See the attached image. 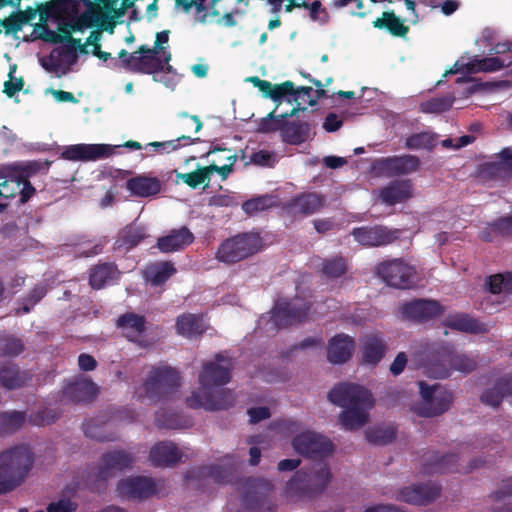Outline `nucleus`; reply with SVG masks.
Here are the masks:
<instances>
[{
	"instance_id": "obj_21",
	"label": "nucleus",
	"mask_w": 512,
	"mask_h": 512,
	"mask_svg": "<svg viewBox=\"0 0 512 512\" xmlns=\"http://www.w3.org/2000/svg\"><path fill=\"white\" fill-rule=\"evenodd\" d=\"M194 241L193 233L185 226L172 229L168 234L159 237L157 248L162 253H173L185 249Z\"/></svg>"
},
{
	"instance_id": "obj_57",
	"label": "nucleus",
	"mask_w": 512,
	"mask_h": 512,
	"mask_svg": "<svg viewBox=\"0 0 512 512\" xmlns=\"http://www.w3.org/2000/svg\"><path fill=\"white\" fill-rule=\"evenodd\" d=\"M102 33L100 31H92L86 42L82 44L80 39H76L70 35L68 31L67 42L71 45V49H79L81 52H85L86 46H95L101 40Z\"/></svg>"
},
{
	"instance_id": "obj_34",
	"label": "nucleus",
	"mask_w": 512,
	"mask_h": 512,
	"mask_svg": "<svg viewBox=\"0 0 512 512\" xmlns=\"http://www.w3.org/2000/svg\"><path fill=\"white\" fill-rule=\"evenodd\" d=\"M126 189L137 197H150L161 190V182L156 177L136 176L126 182Z\"/></svg>"
},
{
	"instance_id": "obj_10",
	"label": "nucleus",
	"mask_w": 512,
	"mask_h": 512,
	"mask_svg": "<svg viewBox=\"0 0 512 512\" xmlns=\"http://www.w3.org/2000/svg\"><path fill=\"white\" fill-rule=\"evenodd\" d=\"M377 275L389 286L406 289L414 283V267L401 259L385 261L376 266Z\"/></svg>"
},
{
	"instance_id": "obj_9",
	"label": "nucleus",
	"mask_w": 512,
	"mask_h": 512,
	"mask_svg": "<svg viewBox=\"0 0 512 512\" xmlns=\"http://www.w3.org/2000/svg\"><path fill=\"white\" fill-rule=\"evenodd\" d=\"M180 386L179 373L170 366L153 367L142 388L145 396L156 398L164 396Z\"/></svg>"
},
{
	"instance_id": "obj_23",
	"label": "nucleus",
	"mask_w": 512,
	"mask_h": 512,
	"mask_svg": "<svg viewBox=\"0 0 512 512\" xmlns=\"http://www.w3.org/2000/svg\"><path fill=\"white\" fill-rule=\"evenodd\" d=\"M440 494L438 486L433 484L412 485L402 489L397 499L413 505H426Z\"/></svg>"
},
{
	"instance_id": "obj_61",
	"label": "nucleus",
	"mask_w": 512,
	"mask_h": 512,
	"mask_svg": "<svg viewBox=\"0 0 512 512\" xmlns=\"http://www.w3.org/2000/svg\"><path fill=\"white\" fill-rule=\"evenodd\" d=\"M155 421L156 425L161 428L177 429L182 427L179 423L178 416L172 413H158Z\"/></svg>"
},
{
	"instance_id": "obj_15",
	"label": "nucleus",
	"mask_w": 512,
	"mask_h": 512,
	"mask_svg": "<svg viewBox=\"0 0 512 512\" xmlns=\"http://www.w3.org/2000/svg\"><path fill=\"white\" fill-rule=\"evenodd\" d=\"M158 50L141 46L124 61V68L133 72L153 74L163 69L162 61L157 57Z\"/></svg>"
},
{
	"instance_id": "obj_26",
	"label": "nucleus",
	"mask_w": 512,
	"mask_h": 512,
	"mask_svg": "<svg viewBox=\"0 0 512 512\" xmlns=\"http://www.w3.org/2000/svg\"><path fill=\"white\" fill-rule=\"evenodd\" d=\"M102 5L98 4L93 7L90 11L82 13L79 17L71 20L67 25L69 31H83L86 28L93 26L95 22L107 16L113 9L115 1L112 0H101Z\"/></svg>"
},
{
	"instance_id": "obj_25",
	"label": "nucleus",
	"mask_w": 512,
	"mask_h": 512,
	"mask_svg": "<svg viewBox=\"0 0 512 512\" xmlns=\"http://www.w3.org/2000/svg\"><path fill=\"white\" fill-rule=\"evenodd\" d=\"M441 313V306L437 301L419 299L402 306V314L411 320L424 321Z\"/></svg>"
},
{
	"instance_id": "obj_22",
	"label": "nucleus",
	"mask_w": 512,
	"mask_h": 512,
	"mask_svg": "<svg viewBox=\"0 0 512 512\" xmlns=\"http://www.w3.org/2000/svg\"><path fill=\"white\" fill-rule=\"evenodd\" d=\"M354 350L355 342L351 336L337 334L329 341L327 359L333 364H343L352 357Z\"/></svg>"
},
{
	"instance_id": "obj_53",
	"label": "nucleus",
	"mask_w": 512,
	"mask_h": 512,
	"mask_svg": "<svg viewBox=\"0 0 512 512\" xmlns=\"http://www.w3.org/2000/svg\"><path fill=\"white\" fill-rule=\"evenodd\" d=\"M396 436L393 427H377L366 431L367 439L374 444H387Z\"/></svg>"
},
{
	"instance_id": "obj_50",
	"label": "nucleus",
	"mask_w": 512,
	"mask_h": 512,
	"mask_svg": "<svg viewBox=\"0 0 512 512\" xmlns=\"http://www.w3.org/2000/svg\"><path fill=\"white\" fill-rule=\"evenodd\" d=\"M449 326L456 330L471 333H480L486 331L483 324H480L478 321L467 315L453 318L449 321Z\"/></svg>"
},
{
	"instance_id": "obj_63",
	"label": "nucleus",
	"mask_w": 512,
	"mask_h": 512,
	"mask_svg": "<svg viewBox=\"0 0 512 512\" xmlns=\"http://www.w3.org/2000/svg\"><path fill=\"white\" fill-rule=\"evenodd\" d=\"M227 159L230 160L229 164H225L223 166H218L213 163V164L207 166L209 176L212 173L217 172L221 176L222 180H225L233 170V165H234V162L236 161V156L230 155L227 157Z\"/></svg>"
},
{
	"instance_id": "obj_38",
	"label": "nucleus",
	"mask_w": 512,
	"mask_h": 512,
	"mask_svg": "<svg viewBox=\"0 0 512 512\" xmlns=\"http://www.w3.org/2000/svg\"><path fill=\"white\" fill-rule=\"evenodd\" d=\"M119 270L112 263H102L94 266L90 272V285L94 289H101L119 277Z\"/></svg>"
},
{
	"instance_id": "obj_12",
	"label": "nucleus",
	"mask_w": 512,
	"mask_h": 512,
	"mask_svg": "<svg viewBox=\"0 0 512 512\" xmlns=\"http://www.w3.org/2000/svg\"><path fill=\"white\" fill-rule=\"evenodd\" d=\"M40 168L35 162L13 164L9 167L5 180L0 183V197L12 198L20 191L21 183L32 177Z\"/></svg>"
},
{
	"instance_id": "obj_60",
	"label": "nucleus",
	"mask_w": 512,
	"mask_h": 512,
	"mask_svg": "<svg viewBox=\"0 0 512 512\" xmlns=\"http://www.w3.org/2000/svg\"><path fill=\"white\" fill-rule=\"evenodd\" d=\"M280 115H275V110L269 113L260 123V131L264 133L277 131L282 129L283 120Z\"/></svg>"
},
{
	"instance_id": "obj_64",
	"label": "nucleus",
	"mask_w": 512,
	"mask_h": 512,
	"mask_svg": "<svg viewBox=\"0 0 512 512\" xmlns=\"http://www.w3.org/2000/svg\"><path fill=\"white\" fill-rule=\"evenodd\" d=\"M77 505L69 499H61L57 502H52L47 506V512H73Z\"/></svg>"
},
{
	"instance_id": "obj_59",
	"label": "nucleus",
	"mask_w": 512,
	"mask_h": 512,
	"mask_svg": "<svg viewBox=\"0 0 512 512\" xmlns=\"http://www.w3.org/2000/svg\"><path fill=\"white\" fill-rule=\"evenodd\" d=\"M2 355L17 356L24 350V344L21 339L15 337H7L0 347Z\"/></svg>"
},
{
	"instance_id": "obj_4",
	"label": "nucleus",
	"mask_w": 512,
	"mask_h": 512,
	"mask_svg": "<svg viewBox=\"0 0 512 512\" xmlns=\"http://www.w3.org/2000/svg\"><path fill=\"white\" fill-rule=\"evenodd\" d=\"M237 512H276L272 483L261 478L247 479Z\"/></svg>"
},
{
	"instance_id": "obj_62",
	"label": "nucleus",
	"mask_w": 512,
	"mask_h": 512,
	"mask_svg": "<svg viewBox=\"0 0 512 512\" xmlns=\"http://www.w3.org/2000/svg\"><path fill=\"white\" fill-rule=\"evenodd\" d=\"M251 163L258 166H273L276 161V156L273 152L267 150H260L254 152L250 157Z\"/></svg>"
},
{
	"instance_id": "obj_52",
	"label": "nucleus",
	"mask_w": 512,
	"mask_h": 512,
	"mask_svg": "<svg viewBox=\"0 0 512 512\" xmlns=\"http://www.w3.org/2000/svg\"><path fill=\"white\" fill-rule=\"evenodd\" d=\"M347 265L342 257H334L323 262L322 272L328 278H338L345 274Z\"/></svg>"
},
{
	"instance_id": "obj_18",
	"label": "nucleus",
	"mask_w": 512,
	"mask_h": 512,
	"mask_svg": "<svg viewBox=\"0 0 512 512\" xmlns=\"http://www.w3.org/2000/svg\"><path fill=\"white\" fill-rule=\"evenodd\" d=\"M118 491L125 497L142 500L157 493V483L145 476L129 477L118 483Z\"/></svg>"
},
{
	"instance_id": "obj_29",
	"label": "nucleus",
	"mask_w": 512,
	"mask_h": 512,
	"mask_svg": "<svg viewBox=\"0 0 512 512\" xmlns=\"http://www.w3.org/2000/svg\"><path fill=\"white\" fill-rule=\"evenodd\" d=\"M31 379V374L28 371H21L11 362L0 364V385L6 389L24 387L31 382Z\"/></svg>"
},
{
	"instance_id": "obj_1",
	"label": "nucleus",
	"mask_w": 512,
	"mask_h": 512,
	"mask_svg": "<svg viewBox=\"0 0 512 512\" xmlns=\"http://www.w3.org/2000/svg\"><path fill=\"white\" fill-rule=\"evenodd\" d=\"M232 368V359L224 353H219L213 360L204 362L198 376L199 387L187 397V405L210 411L232 406L233 393L226 389H218L230 381Z\"/></svg>"
},
{
	"instance_id": "obj_14",
	"label": "nucleus",
	"mask_w": 512,
	"mask_h": 512,
	"mask_svg": "<svg viewBox=\"0 0 512 512\" xmlns=\"http://www.w3.org/2000/svg\"><path fill=\"white\" fill-rule=\"evenodd\" d=\"M115 147L108 144L69 145L61 152V158L69 161H95L111 156Z\"/></svg>"
},
{
	"instance_id": "obj_46",
	"label": "nucleus",
	"mask_w": 512,
	"mask_h": 512,
	"mask_svg": "<svg viewBox=\"0 0 512 512\" xmlns=\"http://www.w3.org/2000/svg\"><path fill=\"white\" fill-rule=\"evenodd\" d=\"M490 170L498 176H512V149L505 148L497 156V161L489 165Z\"/></svg>"
},
{
	"instance_id": "obj_20",
	"label": "nucleus",
	"mask_w": 512,
	"mask_h": 512,
	"mask_svg": "<svg viewBox=\"0 0 512 512\" xmlns=\"http://www.w3.org/2000/svg\"><path fill=\"white\" fill-rule=\"evenodd\" d=\"M240 466L241 461L237 457L227 455L220 459L217 464L204 468L203 474L215 483L227 484L234 479Z\"/></svg>"
},
{
	"instance_id": "obj_2",
	"label": "nucleus",
	"mask_w": 512,
	"mask_h": 512,
	"mask_svg": "<svg viewBox=\"0 0 512 512\" xmlns=\"http://www.w3.org/2000/svg\"><path fill=\"white\" fill-rule=\"evenodd\" d=\"M332 403L344 407L339 420L347 430H356L369 420V410L374 405L371 393L364 387L352 383L335 386L328 394Z\"/></svg>"
},
{
	"instance_id": "obj_41",
	"label": "nucleus",
	"mask_w": 512,
	"mask_h": 512,
	"mask_svg": "<svg viewBox=\"0 0 512 512\" xmlns=\"http://www.w3.org/2000/svg\"><path fill=\"white\" fill-rule=\"evenodd\" d=\"M512 62L505 63L498 57H487L482 59H473L469 63H466L467 73H478V72H496L502 68L509 66Z\"/></svg>"
},
{
	"instance_id": "obj_28",
	"label": "nucleus",
	"mask_w": 512,
	"mask_h": 512,
	"mask_svg": "<svg viewBox=\"0 0 512 512\" xmlns=\"http://www.w3.org/2000/svg\"><path fill=\"white\" fill-rule=\"evenodd\" d=\"M504 397H511L512 405V375L498 379L493 387L482 393L480 400L485 405L498 408Z\"/></svg>"
},
{
	"instance_id": "obj_32",
	"label": "nucleus",
	"mask_w": 512,
	"mask_h": 512,
	"mask_svg": "<svg viewBox=\"0 0 512 512\" xmlns=\"http://www.w3.org/2000/svg\"><path fill=\"white\" fill-rule=\"evenodd\" d=\"M97 393V386L89 379H79L68 384L63 390V398L71 402L91 400Z\"/></svg>"
},
{
	"instance_id": "obj_3",
	"label": "nucleus",
	"mask_w": 512,
	"mask_h": 512,
	"mask_svg": "<svg viewBox=\"0 0 512 512\" xmlns=\"http://www.w3.org/2000/svg\"><path fill=\"white\" fill-rule=\"evenodd\" d=\"M35 455L26 445H17L0 452V496L21 487L33 469Z\"/></svg>"
},
{
	"instance_id": "obj_17",
	"label": "nucleus",
	"mask_w": 512,
	"mask_h": 512,
	"mask_svg": "<svg viewBox=\"0 0 512 512\" xmlns=\"http://www.w3.org/2000/svg\"><path fill=\"white\" fill-rule=\"evenodd\" d=\"M326 199L316 192L301 193L286 204L285 210L291 216H309L325 206Z\"/></svg>"
},
{
	"instance_id": "obj_35",
	"label": "nucleus",
	"mask_w": 512,
	"mask_h": 512,
	"mask_svg": "<svg viewBox=\"0 0 512 512\" xmlns=\"http://www.w3.org/2000/svg\"><path fill=\"white\" fill-rule=\"evenodd\" d=\"M386 345L378 334H369L363 339L362 359L367 364L375 365L384 356Z\"/></svg>"
},
{
	"instance_id": "obj_33",
	"label": "nucleus",
	"mask_w": 512,
	"mask_h": 512,
	"mask_svg": "<svg viewBox=\"0 0 512 512\" xmlns=\"http://www.w3.org/2000/svg\"><path fill=\"white\" fill-rule=\"evenodd\" d=\"M383 169L391 175H405L418 170L420 159L415 155L388 157L382 161Z\"/></svg>"
},
{
	"instance_id": "obj_6",
	"label": "nucleus",
	"mask_w": 512,
	"mask_h": 512,
	"mask_svg": "<svg viewBox=\"0 0 512 512\" xmlns=\"http://www.w3.org/2000/svg\"><path fill=\"white\" fill-rule=\"evenodd\" d=\"M261 249V238L255 233H242L224 240L218 247L215 258L219 262H240Z\"/></svg>"
},
{
	"instance_id": "obj_51",
	"label": "nucleus",
	"mask_w": 512,
	"mask_h": 512,
	"mask_svg": "<svg viewBox=\"0 0 512 512\" xmlns=\"http://www.w3.org/2000/svg\"><path fill=\"white\" fill-rule=\"evenodd\" d=\"M177 178L181 179L191 188H197L201 184L207 187L210 182L207 166L198 168L193 172L178 174Z\"/></svg>"
},
{
	"instance_id": "obj_36",
	"label": "nucleus",
	"mask_w": 512,
	"mask_h": 512,
	"mask_svg": "<svg viewBox=\"0 0 512 512\" xmlns=\"http://www.w3.org/2000/svg\"><path fill=\"white\" fill-rule=\"evenodd\" d=\"M175 273L176 268L169 261L151 263L143 271L145 280L154 286L165 283Z\"/></svg>"
},
{
	"instance_id": "obj_45",
	"label": "nucleus",
	"mask_w": 512,
	"mask_h": 512,
	"mask_svg": "<svg viewBox=\"0 0 512 512\" xmlns=\"http://www.w3.org/2000/svg\"><path fill=\"white\" fill-rule=\"evenodd\" d=\"M486 284L492 294L512 293V273H499L487 278Z\"/></svg>"
},
{
	"instance_id": "obj_24",
	"label": "nucleus",
	"mask_w": 512,
	"mask_h": 512,
	"mask_svg": "<svg viewBox=\"0 0 512 512\" xmlns=\"http://www.w3.org/2000/svg\"><path fill=\"white\" fill-rule=\"evenodd\" d=\"M116 326L129 341L143 345L141 338L146 330V321L142 315L133 312L124 313L118 317Z\"/></svg>"
},
{
	"instance_id": "obj_49",
	"label": "nucleus",
	"mask_w": 512,
	"mask_h": 512,
	"mask_svg": "<svg viewBox=\"0 0 512 512\" xmlns=\"http://www.w3.org/2000/svg\"><path fill=\"white\" fill-rule=\"evenodd\" d=\"M281 130L288 142L296 144L305 140L309 132V125L307 123H286Z\"/></svg>"
},
{
	"instance_id": "obj_42",
	"label": "nucleus",
	"mask_w": 512,
	"mask_h": 512,
	"mask_svg": "<svg viewBox=\"0 0 512 512\" xmlns=\"http://www.w3.org/2000/svg\"><path fill=\"white\" fill-rule=\"evenodd\" d=\"M145 237L146 233L144 228L130 225L120 231L116 245L118 248L129 250L137 246Z\"/></svg>"
},
{
	"instance_id": "obj_27",
	"label": "nucleus",
	"mask_w": 512,
	"mask_h": 512,
	"mask_svg": "<svg viewBox=\"0 0 512 512\" xmlns=\"http://www.w3.org/2000/svg\"><path fill=\"white\" fill-rule=\"evenodd\" d=\"M379 196L387 205L403 203L413 196V185L410 180H396L382 188Z\"/></svg>"
},
{
	"instance_id": "obj_54",
	"label": "nucleus",
	"mask_w": 512,
	"mask_h": 512,
	"mask_svg": "<svg viewBox=\"0 0 512 512\" xmlns=\"http://www.w3.org/2000/svg\"><path fill=\"white\" fill-rule=\"evenodd\" d=\"M199 138H191L187 135H182L174 140L164 141V142H150L147 146H162V151H159V154L170 153L172 151L178 150L181 146L193 144L198 141Z\"/></svg>"
},
{
	"instance_id": "obj_58",
	"label": "nucleus",
	"mask_w": 512,
	"mask_h": 512,
	"mask_svg": "<svg viewBox=\"0 0 512 512\" xmlns=\"http://www.w3.org/2000/svg\"><path fill=\"white\" fill-rule=\"evenodd\" d=\"M36 32L38 33V38L42 39L45 42L54 44L62 43L64 41L67 42L68 31H65L66 35L63 36L57 33L56 31L49 29L46 25H40L36 29Z\"/></svg>"
},
{
	"instance_id": "obj_5",
	"label": "nucleus",
	"mask_w": 512,
	"mask_h": 512,
	"mask_svg": "<svg viewBox=\"0 0 512 512\" xmlns=\"http://www.w3.org/2000/svg\"><path fill=\"white\" fill-rule=\"evenodd\" d=\"M331 474L326 463L319 462L311 468L298 471L287 483V492L293 495H314L322 492L330 482Z\"/></svg>"
},
{
	"instance_id": "obj_48",
	"label": "nucleus",
	"mask_w": 512,
	"mask_h": 512,
	"mask_svg": "<svg viewBox=\"0 0 512 512\" xmlns=\"http://www.w3.org/2000/svg\"><path fill=\"white\" fill-rule=\"evenodd\" d=\"M454 102V97L446 95L431 98L420 104V111L423 113L439 114L449 110Z\"/></svg>"
},
{
	"instance_id": "obj_30",
	"label": "nucleus",
	"mask_w": 512,
	"mask_h": 512,
	"mask_svg": "<svg viewBox=\"0 0 512 512\" xmlns=\"http://www.w3.org/2000/svg\"><path fill=\"white\" fill-rule=\"evenodd\" d=\"M248 81L257 87L263 93L264 97L271 98L277 104V107L282 103L283 98L287 96L288 93L294 91V83L292 81H285L281 84H272L271 82L262 80L257 76L248 78Z\"/></svg>"
},
{
	"instance_id": "obj_19",
	"label": "nucleus",
	"mask_w": 512,
	"mask_h": 512,
	"mask_svg": "<svg viewBox=\"0 0 512 512\" xmlns=\"http://www.w3.org/2000/svg\"><path fill=\"white\" fill-rule=\"evenodd\" d=\"M318 89L315 91L316 96L313 97V89L311 87H299L295 88L294 91L288 93L287 95L293 96V99H287L289 103L295 102L297 104L289 113L280 114L281 118L293 117L298 111L306 110L305 105L313 106L317 103V100L325 95V91L321 88L322 83L319 80L311 79L310 80Z\"/></svg>"
},
{
	"instance_id": "obj_13",
	"label": "nucleus",
	"mask_w": 512,
	"mask_h": 512,
	"mask_svg": "<svg viewBox=\"0 0 512 512\" xmlns=\"http://www.w3.org/2000/svg\"><path fill=\"white\" fill-rule=\"evenodd\" d=\"M134 462V456L126 451H113L102 456L94 473L95 481H107L118 472L129 468Z\"/></svg>"
},
{
	"instance_id": "obj_43",
	"label": "nucleus",
	"mask_w": 512,
	"mask_h": 512,
	"mask_svg": "<svg viewBox=\"0 0 512 512\" xmlns=\"http://www.w3.org/2000/svg\"><path fill=\"white\" fill-rule=\"evenodd\" d=\"M493 235L512 236V215L503 216L492 223H488L487 227L481 232V237L485 241H491Z\"/></svg>"
},
{
	"instance_id": "obj_16",
	"label": "nucleus",
	"mask_w": 512,
	"mask_h": 512,
	"mask_svg": "<svg viewBox=\"0 0 512 512\" xmlns=\"http://www.w3.org/2000/svg\"><path fill=\"white\" fill-rule=\"evenodd\" d=\"M398 230H390L385 226H363L354 228L352 235L362 246L376 247L391 244L398 239Z\"/></svg>"
},
{
	"instance_id": "obj_37",
	"label": "nucleus",
	"mask_w": 512,
	"mask_h": 512,
	"mask_svg": "<svg viewBox=\"0 0 512 512\" xmlns=\"http://www.w3.org/2000/svg\"><path fill=\"white\" fill-rule=\"evenodd\" d=\"M305 309L298 307L296 303L280 304L273 313V319L277 326L283 327L302 321L306 317Z\"/></svg>"
},
{
	"instance_id": "obj_40",
	"label": "nucleus",
	"mask_w": 512,
	"mask_h": 512,
	"mask_svg": "<svg viewBox=\"0 0 512 512\" xmlns=\"http://www.w3.org/2000/svg\"><path fill=\"white\" fill-rule=\"evenodd\" d=\"M438 143V136L429 131L414 133L405 140V148L432 151Z\"/></svg>"
},
{
	"instance_id": "obj_55",
	"label": "nucleus",
	"mask_w": 512,
	"mask_h": 512,
	"mask_svg": "<svg viewBox=\"0 0 512 512\" xmlns=\"http://www.w3.org/2000/svg\"><path fill=\"white\" fill-rule=\"evenodd\" d=\"M16 64H13L9 68V80L4 83V93L8 97L14 96L17 92L21 91L24 87V80L22 77H15L14 73L16 72Z\"/></svg>"
},
{
	"instance_id": "obj_7",
	"label": "nucleus",
	"mask_w": 512,
	"mask_h": 512,
	"mask_svg": "<svg viewBox=\"0 0 512 512\" xmlns=\"http://www.w3.org/2000/svg\"><path fill=\"white\" fill-rule=\"evenodd\" d=\"M421 402L413 406V411L421 417H435L447 411L453 401L451 392L439 384L427 385L419 382Z\"/></svg>"
},
{
	"instance_id": "obj_31",
	"label": "nucleus",
	"mask_w": 512,
	"mask_h": 512,
	"mask_svg": "<svg viewBox=\"0 0 512 512\" xmlns=\"http://www.w3.org/2000/svg\"><path fill=\"white\" fill-rule=\"evenodd\" d=\"M181 451L172 442H160L150 450V460L155 466H169L182 459Z\"/></svg>"
},
{
	"instance_id": "obj_44",
	"label": "nucleus",
	"mask_w": 512,
	"mask_h": 512,
	"mask_svg": "<svg viewBox=\"0 0 512 512\" xmlns=\"http://www.w3.org/2000/svg\"><path fill=\"white\" fill-rule=\"evenodd\" d=\"M377 28H387L395 36H404L408 32V27L393 12H383L380 18L373 22Z\"/></svg>"
},
{
	"instance_id": "obj_56",
	"label": "nucleus",
	"mask_w": 512,
	"mask_h": 512,
	"mask_svg": "<svg viewBox=\"0 0 512 512\" xmlns=\"http://www.w3.org/2000/svg\"><path fill=\"white\" fill-rule=\"evenodd\" d=\"M272 204L273 200L271 197L261 196L244 202L242 208L247 214H254L271 207Z\"/></svg>"
},
{
	"instance_id": "obj_11",
	"label": "nucleus",
	"mask_w": 512,
	"mask_h": 512,
	"mask_svg": "<svg viewBox=\"0 0 512 512\" xmlns=\"http://www.w3.org/2000/svg\"><path fill=\"white\" fill-rule=\"evenodd\" d=\"M293 448L307 457H324L332 453L333 444L326 437L312 431H305L294 437Z\"/></svg>"
},
{
	"instance_id": "obj_8",
	"label": "nucleus",
	"mask_w": 512,
	"mask_h": 512,
	"mask_svg": "<svg viewBox=\"0 0 512 512\" xmlns=\"http://www.w3.org/2000/svg\"><path fill=\"white\" fill-rule=\"evenodd\" d=\"M477 366L474 358L465 354L453 352L449 347L443 349L440 359L430 362L426 367V374L433 378H446L450 375L451 370L462 373H470Z\"/></svg>"
},
{
	"instance_id": "obj_39",
	"label": "nucleus",
	"mask_w": 512,
	"mask_h": 512,
	"mask_svg": "<svg viewBox=\"0 0 512 512\" xmlns=\"http://www.w3.org/2000/svg\"><path fill=\"white\" fill-rule=\"evenodd\" d=\"M176 329L178 334L192 338L204 332L202 320L195 314H184L177 318Z\"/></svg>"
},
{
	"instance_id": "obj_47",
	"label": "nucleus",
	"mask_w": 512,
	"mask_h": 512,
	"mask_svg": "<svg viewBox=\"0 0 512 512\" xmlns=\"http://www.w3.org/2000/svg\"><path fill=\"white\" fill-rule=\"evenodd\" d=\"M25 422V414L19 411H10L0 414V434L14 432Z\"/></svg>"
}]
</instances>
